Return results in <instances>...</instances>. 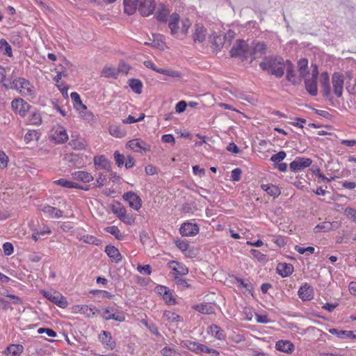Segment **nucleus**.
I'll return each mask as SVG.
<instances>
[{
	"instance_id": "nucleus-1",
	"label": "nucleus",
	"mask_w": 356,
	"mask_h": 356,
	"mask_svg": "<svg viewBox=\"0 0 356 356\" xmlns=\"http://www.w3.org/2000/svg\"><path fill=\"white\" fill-rule=\"evenodd\" d=\"M124 12L133 15L138 10L143 16H149L155 10L154 0H124Z\"/></svg>"
},
{
	"instance_id": "nucleus-2",
	"label": "nucleus",
	"mask_w": 356,
	"mask_h": 356,
	"mask_svg": "<svg viewBox=\"0 0 356 356\" xmlns=\"http://www.w3.org/2000/svg\"><path fill=\"white\" fill-rule=\"evenodd\" d=\"M179 24V15L177 13H173L168 19V27L170 29L171 35L176 38L183 39L188 34L192 24L187 18H184L181 21V26Z\"/></svg>"
},
{
	"instance_id": "nucleus-3",
	"label": "nucleus",
	"mask_w": 356,
	"mask_h": 356,
	"mask_svg": "<svg viewBox=\"0 0 356 356\" xmlns=\"http://www.w3.org/2000/svg\"><path fill=\"white\" fill-rule=\"evenodd\" d=\"M291 61H284L282 58H266L263 62L260 63L262 70L268 72L277 77L283 76L285 68L290 67Z\"/></svg>"
},
{
	"instance_id": "nucleus-4",
	"label": "nucleus",
	"mask_w": 356,
	"mask_h": 356,
	"mask_svg": "<svg viewBox=\"0 0 356 356\" xmlns=\"http://www.w3.org/2000/svg\"><path fill=\"white\" fill-rule=\"evenodd\" d=\"M10 88L16 90L19 93L25 97H34L35 88L24 78L19 77L13 81V86Z\"/></svg>"
},
{
	"instance_id": "nucleus-5",
	"label": "nucleus",
	"mask_w": 356,
	"mask_h": 356,
	"mask_svg": "<svg viewBox=\"0 0 356 356\" xmlns=\"http://www.w3.org/2000/svg\"><path fill=\"white\" fill-rule=\"evenodd\" d=\"M111 211L124 223L129 225L134 223V216L132 214H128L125 208L120 203L113 204L111 206Z\"/></svg>"
},
{
	"instance_id": "nucleus-6",
	"label": "nucleus",
	"mask_w": 356,
	"mask_h": 356,
	"mask_svg": "<svg viewBox=\"0 0 356 356\" xmlns=\"http://www.w3.org/2000/svg\"><path fill=\"white\" fill-rule=\"evenodd\" d=\"M41 293L51 302L54 303L60 308L65 309L67 307L68 302L66 298L58 291H47L44 290L41 291Z\"/></svg>"
},
{
	"instance_id": "nucleus-7",
	"label": "nucleus",
	"mask_w": 356,
	"mask_h": 356,
	"mask_svg": "<svg viewBox=\"0 0 356 356\" xmlns=\"http://www.w3.org/2000/svg\"><path fill=\"white\" fill-rule=\"evenodd\" d=\"M318 74V68L316 65L313 66V70L308 78L305 79V88L307 91L312 95H317L316 79Z\"/></svg>"
},
{
	"instance_id": "nucleus-8",
	"label": "nucleus",
	"mask_w": 356,
	"mask_h": 356,
	"mask_svg": "<svg viewBox=\"0 0 356 356\" xmlns=\"http://www.w3.org/2000/svg\"><path fill=\"white\" fill-rule=\"evenodd\" d=\"M248 51V45L245 41L238 40L232 47L230 55L232 57H245Z\"/></svg>"
},
{
	"instance_id": "nucleus-9",
	"label": "nucleus",
	"mask_w": 356,
	"mask_h": 356,
	"mask_svg": "<svg viewBox=\"0 0 356 356\" xmlns=\"http://www.w3.org/2000/svg\"><path fill=\"white\" fill-rule=\"evenodd\" d=\"M126 146L137 153L146 152L150 150V145L140 138H135L128 141Z\"/></svg>"
},
{
	"instance_id": "nucleus-10",
	"label": "nucleus",
	"mask_w": 356,
	"mask_h": 356,
	"mask_svg": "<svg viewBox=\"0 0 356 356\" xmlns=\"http://www.w3.org/2000/svg\"><path fill=\"white\" fill-rule=\"evenodd\" d=\"M113 307H107L101 311V316L105 321L114 320L118 322H124L125 315L124 312L116 314Z\"/></svg>"
},
{
	"instance_id": "nucleus-11",
	"label": "nucleus",
	"mask_w": 356,
	"mask_h": 356,
	"mask_svg": "<svg viewBox=\"0 0 356 356\" xmlns=\"http://www.w3.org/2000/svg\"><path fill=\"white\" fill-rule=\"evenodd\" d=\"M11 108L13 111L19 114L22 117H24L29 111L31 106L22 99H15L11 102Z\"/></svg>"
},
{
	"instance_id": "nucleus-12",
	"label": "nucleus",
	"mask_w": 356,
	"mask_h": 356,
	"mask_svg": "<svg viewBox=\"0 0 356 356\" xmlns=\"http://www.w3.org/2000/svg\"><path fill=\"white\" fill-rule=\"evenodd\" d=\"M51 138L57 143H64L69 139L65 128L61 125H56L52 129Z\"/></svg>"
},
{
	"instance_id": "nucleus-13",
	"label": "nucleus",
	"mask_w": 356,
	"mask_h": 356,
	"mask_svg": "<svg viewBox=\"0 0 356 356\" xmlns=\"http://www.w3.org/2000/svg\"><path fill=\"white\" fill-rule=\"evenodd\" d=\"M123 199L127 202L129 207L138 211L142 207V200L140 197L135 193L129 191L123 195Z\"/></svg>"
},
{
	"instance_id": "nucleus-14",
	"label": "nucleus",
	"mask_w": 356,
	"mask_h": 356,
	"mask_svg": "<svg viewBox=\"0 0 356 356\" xmlns=\"http://www.w3.org/2000/svg\"><path fill=\"white\" fill-rule=\"evenodd\" d=\"M73 314H80L86 316L88 318L93 317L96 314V308L89 307L86 305H76L71 307Z\"/></svg>"
},
{
	"instance_id": "nucleus-15",
	"label": "nucleus",
	"mask_w": 356,
	"mask_h": 356,
	"mask_svg": "<svg viewBox=\"0 0 356 356\" xmlns=\"http://www.w3.org/2000/svg\"><path fill=\"white\" fill-rule=\"evenodd\" d=\"M199 230V226L196 223L188 222L183 223L179 228V232L183 236H195L198 234Z\"/></svg>"
},
{
	"instance_id": "nucleus-16",
	"label": "nucleus",
	"mask_w": 356,
	"mask_h": 356,
	"mask_svg": "<svg viewBox=\"0 0 356 356\" xmlns=\"http://www.w3.org/2000/svg\"><path fill=\"white\" fill-rule=\"evenodd\" d=\"M343 76L339 73L332 75V83L334 92L337 97H341L343 90Z\"/></svg>"
},
{
	"instance_id": "nucleus-17",
	"label": "nucleus",
	"mask_w": 356,
	"mask_h": 356,
	"mask_svg": "<svg viewBox=\"0 0 356 356\" xmlns=\"http://www.w3.org/2000/svg\"><path fill=\"white\" fill-rule=\"evenodd\" d=\"M312 163V159L304 157H297L293 161L289 164L291 170L297 172L303 168H307L311 165Z\"/></svg>"
},
{
	"instance_id": "nucleus-18",
	"label": "nucleus",
	"mask_w": 356,
	"mask_h": 356,
	"mask_svg": "<svg viewBox=\"0 0 356 356\" xmlns=\"http://www.w3.org/2000/svg\"><path fill=\"white\" fill-rule=\"evenodd\" d=\"M99 340L106 349L112 350L115 348V341L113 339L111 332L108 331H102L99 334Z\"/></svg>"
},
{
	"instance_id": "nucleus-19",
	"label": "nucleus",
	"mask_w": 356,
	"mask_h": 356,
	"mask_svg": "<svg viewBox=\"0 0 356 356\" xmlns=\"http://www.w3.org/2000/svg\"><path fill=\"white\" fill-rule=\"evenodd\" d=\"M299 298L303 301H307L313 299L314 289L307 284H305L300 287L298 292Z\"/></svg>"
},
{
	"instance_id": "nucleus-20",
	"label": "nucleus",
	"mask_w": 356,
	"mask_h": 356,
	"mask_svg": "<svg viewBox=\"0 0 356 356\" xmlns=\"http://www.w3.org/2000/svg\"><path fill=\"white\" fill-rule=\"evenodd\" d=\"M168 267L175 271L177 275H185L188 273V268L183 264L176 261H170L168 264Z\"/></svg>"
},
{
	"instance_id": "nucleus-21",
	"label": "nucleus",
	"mask_w": 356,
	"mask_h": 356,
	"mask_svg": "<svg viewBox=\"0 0 356 356\" xmlns=\"http://www.w3.org/2000/svg\"><path fill=\"white\" fill-rule=\"evenodd\" d=\"M207 31L204 26L200 24H197L194 27V33L193 38L195 42H203L206 38Z\"/></svg>"
},
{
	"instance_id": "nucleus-22",
	"label": "nucleus",
	"mask_w": 356,
	"mask_h": 356,
	"mask_svg": "<svg viewBox=\"0 0 356 356\" xmlns=\"http://www.w3.org/2000/svg\"><path fill=\"white\" fill-rule=\"evenodd\" d=\"M277 272L282 277H286L292 274L293 272V266L291 264L280 263L276 268Z\"/></svg>"
},
{
	"instance_id": "nucleus-23",
	"label": "nucleus",
	"mask_w": 356,
	"mask_h": 356,
	"mask_svg": "<svg viewBox=\"0 0 356 356\" xmlns=\"http://www.w3.org/2000/svg\"><path fill=\"white\" fill-rule=\"evenodd\" d=\"M24 351V346L21 344H10L3 352L6 356H20Z\"/></svg>"
},
{
	"instance_id": "nucleus-24",
	"label": "nucleus",
	"mask_w": 356,
	"mask_h": 356,
	"mask_svg": "<svg viewBox=\"0 0 356 356\" xmlns=\"http://www.w3.org/2000/svg\"><path fill=\"white\" fill-rule=\"evenodd\" d=\"M72 177L74 179L83 183H89L94 179L93 176L86 171H75L72 173Z\"/></svg>"
},
{
	"instance_id": "nucleus-25",
	"label": "nucleus",
	"mask_w": 356,
	"mask_h": 356,
	"mask_svg": "<svg viewBox=\"0 0 356 356\" xmlns=\"http://www.w3.org/2000/svg\"><path fill=\"white\" fill-rule=\"evenodd\" d=\"M275 348L283 353H291L294 350V346L290 341L280 340L276 343Z\"/></svg>"
},
{
	"instance_id": "nucleus-26",
	"label": "nucleus",
	"mask_w": 356,
	"mask_h": 356,
	"mask_svg": "<svg viewBox=\"0 0 356 356\" xmlns=\"http://www.w3.org/2000/svg\"><path fill=\"white\" fill-rule=\"evenodd\" d=\"M105 252L107 254V255L111 259V260L113 261H115V263L120 262L122 259L119 250L115 246H106L105 248Z\"/></svg>"
},
{
	"instance_id": "nucleus-27",
	"label": "nucleus",
	"mask_w": 356,
	"mask_h": 356,
	"mask_svg": "<svg viewBox=\"0 0 356 356\" xmlns=\"http://www.w3.org/2000/svg\"><path fill=\"white\" fill-rule=\"evenodd\" d=\"M54 184L59 185L62 187L67 188H77V189H81V190H84V191L88 190V188H84L83 186H82L81 185H80L76 182L68 181L65 179H60L56 180L54 181Z\"/></svg>"
},
{
	"instance_id": "nucleus-28",
	"label": "nucleus",
	"mask_w": 356,
	"mask_h": 356,
	"mask_svg": "<svg viewBox=\"0 0 356 356\" xmlns=\"http://www.w3.org/2000/svg\"><path fill=\"white\" fill-rule=\"evenodd\" d=\"M266 45L264 42H257L254 44L250 51L253 58L261 57L266 53Z\"/></svg>"
},
{
	"instance_id": "nucleus-29",
	"label": "nucleus",
	"mask_w": 356,
	"mask_h": 356,
	"mask_svg": "<svg viewBox=\"0 0 356 356\" xmlns=\"http://www.w3.org/2000/svg\"><path fill=\"white\" fill-rule=\"evenodd\" d=\"M108 132L111 136L116 138H122L127 135L126 130L116 124H111L108 127Z\"/></svg>"
},
{
	"instance_id": "nucleus-30",
	"label": "nucleus",
	"mask_w": 356,
	"mask_h": 356,
	"mask_svg": "<svg viewBox=\"0 0 356 356\" xmlns=\"http://www.w3.org/2000/svg\"><path fill=\"white\" fill-rule=\"evenodd\" d=\"M44 213L47 214L51 218H59L63 216V211L56 207L46 205L41 209Z\"/></svg>"
},
{
	"instance_id": "nucleus-31",
	"label": "nucleus",
	"mask_w": 356,
	"mask_h": 356,
	"mask_svg": "<svg viewBox=\"0 0 356 356\" xmlns=\"http://www.w3.org/2000/svg\"><path fill=\"white\" fill-rule=\"evenodd\" d=\"M207 333L218 340H223L225 339L224 331L216 325H210L207 329Z\"/></svg>"
},
{
	"instance_id": "nucleus-32",
	"label": "nucleus",
	"mask_w": 356,
	"mask_h": 356,
	"mask_svg": "<svg viewBox=\"0 0 356 356\" xmlns=\"http://www.w3.org/2000/svg\"><path fill=\"white\" fill-rule=\"evenodd\" d=\"M163 318L165 321L171 323L183 322V318L172 311H165L163 314Z\"/></svg>"
},
{
	"instance_id": "nucleus-33",
	"label": "nucleus",
	"mask_w": 356,
	"mask_h": 356,
	"mask_svg": "<svg viewBox=\"0 0 356 356\" xmlns=\"http://www.w3.org/2000/svg\"><path fill=\"white\" fill-rule=\"evenodd\" d=\"M321 81L323 95L327 97H330L331 95V90L329 84V76L327 72L322 73Z\"/></svg>"
},
{
	"instance_id": "nucleus-34",
	"label": "nucleus",
	"mask_w": 356,
	"mask_h": 356,
	"mask_svg": "<svg viewBox=\"0 0 356 356\" xmlns=\"http://www.w3.org/2000/svg\"><path fill=\"white\" fill-rule=\"evenodd\" d=\"M193 308L198 312L204 314H211L214 312L213 306L209 303L195 305L193 306Z\"/></svg>"
},
{
	"instance_id": "nucleus-35",
	"label": "nucleus",
	"mask_w": 356,
	"mask_h": 356,
	"mask_svg": "<svg viewBox=\"0 0 356 356\" xmlns=\"http://www.w3.org/2000/svg\"><path fill=\"white\" fill-rule=\"evenodd\" d=\"M94 164L97 168L108 169L110 168L109 161L104 155L95 156Z\"/></svg>"
},
{
	"instance_id": "nucleus-36",
	"label": "nucleus",
	"mask_w": 356,
	"mask_h": 356,
	"mask_svg": "<svg viewBox=\"0 0 356 356\" xmlns=\"http://www.w3.org/2000/svg\"><path fill=\"white\" fill-rule=\"evenodd\" d=\"M70 97L74 102V106L77 111H86L87 109V106L83 104L80 95L76 92H73L70 94Z\"/></svg>"
},
{
	"instance_id": "nucleus-37",
	"label": "nucleus",
	"mask_w": 356,
	"mask_h": 356,
	"mask_svg": "<svg viewBox=\"0 0 356 356\" xmlns=\"http://www.w3.org/2000/svg\"><path fill=\"white\" fill-rule=\"evenodd\" d=\"M170 14V10L164 5H161L156 13V19L159 21L166 22L168 16Z\"/></svg>"
},
{
	"instance_id": "nucleus-38",
	"label": "nucleus",
	"mask_w": 356,
	"mask_h": 356,
	"mask_svg": "<svg viewBox=\"0 0 356 356\" xmlns=\"http://www.w3.org/2000/svg\"><path fill=\"white\" fill-rule=\"evenodd\" d=\"M200 345L201 343L191 340H186L181 342V346L183 347L187 348L190 350L196 353H200Z\"/></svg>"
},
{
	"instance_id": "nucleus-39",
	"label": "nucleus",
	"mask_w": 356,
	"mask_h": 356,
	"mask_svg": "<svg viewBox=\"0 0 356 356\" xmlns=\"http://www.w3.org/2000/svg\"><path fill=\"white\" fill-rule=\"evenodd\" d=\"M102 76L106 78H114L118 75L116 68L111 66H105L101 73Z\"/></svg>"
},
{
	"instance_id": "nucleus-40",
	"label": "nucleus",
	"mask_w": 356,
	"mask_h": 356,
	"mask_svg": "<svg viewBox=\"0 0 356 356\" xmlns=\"http://www.w3.org/2000/svg\"><path fill=\"white\" fill-rule=\"evenodd\" d=\"M329 332L341 339L350 338L351 335L353 334V331L339 330L334 328L330 329Z\"/></svg>"
},
{
	"instance_id": "nucleus-41",
	"label": "nucleus",
	"mask_w": 356,
	"mask_h": 356,
	"mask_svg": "<svg viewBox=\"0 0 356 356\" xmlns=\"http://www.w3.org/2000/svg\"><path fill=\"white\" fill-rule=\"evenodd\" d=\"M129 85L131 90L136 94H140L142 92L143 84L140 80L136 79H130Z\"/></svg>"
},
{
	"instance_id": "nucleus-42",
	"label": "nucleus",
	"mask_w": 356,
	"mask_h": 356,
	"mask_svg": "<svg viewBox=\"0 0 356 356\" xmlns=\"http://www.w3.org/2000/svg\"><path fill=\"white\" fill-rule=\"evenodd\" d=\"M307 65L308 61L305 58H302L298 61V71L301 77H305L309 74L307 70Z\"/></svg>"
},
{
	"instance_id": "nucleus-43",
	"label": "nucleus",
	"mask_w": 356,
	"mask_h": 356,
	"mask_svg": "<svg viewBox=\"0 0 356 356\" xmlns=\"http://www.w3.org/2000/svg\"><path fill=\"white\" fill-rule=\"evenodd\" d=\"M0 51L9 57L13 56L12 48L4 39L0 40Z\"/></svg>"
},
{
	"instance_id": "nucleus-44",
	"label": "nucleus",
	"mask_w": 356,
	"mask_h": 356,
	"mask_svg": "<svg viewBox=\"0 0 356 356\" xmlns=\"http://www.w3.org/2000/svg\"><path fill=\"white\" fill-rule=\"evenodd\" d=\"M261 188L271 196H278L280 194V188L275 185H262Z\"/></svg>"
},
{
	"instance_id": "nucleus-45",
	"label": "nucleus",
	"mask_w": 356,
	"mask_h": 356,
	"mask_svg": "<svg viewBox=\"0 0 356 356\" xmlns=\"http://www.w3.org/2000/svg\"><path fill=\"white\" fill-rule=\"evenodd\" d=\"M80 241H83L86 243L92 244L99 245L101 243V241L92 235H83L80 238Z\"/></svg>"
},
{
	"instance_id": "nucleus-46",
	"label": "nucleus",
	"mask_w": 356,
	"mask_h": 356,
	"mask_svg": "<svg viewBox=\"0 0 356 356\" xmlns=\"http://www.w3.org/2000/svg\"><path fill=\"white\" fill-rule=\"evenodd\" d=\"M105 230L112 234L115 237V238L118 240H122L124 238V235L121 233L120 230L116 226H110L105 228Z\"/></svg>"
},
{
	"instance_id": "nucleus-47",
	"label": "nucleus",
	"mask_w": 356,
	"mask_h": 356,
	"mask_svg": "<svg viewBox=\"0 0 356 356\" xmlns=\"http://www.w3.org/2000/svg\"><path fill=\"white\" fill-rule=\"evenodd\" d=\"M29 123L32 125H40L42 123L40 113L36 111L33 112L29 118Z\"/></svg>"
},
{
	"instance_id": "nucleus-48",
	"label": "nucleus",
	"mask_w": 356,
	"mask_h": 356,
	"mask_svg": "<svg viewBox=\"0 0 356 356\" xmlns=\"http://www.w3.org/2000/svg\"><path fill=\"white\" fill-rule=\"evenodd\" d=\"M156 72L162 74H165L166 76L174 77V78H181V74L180 72L172 70H166L163 68H159V70H156Z\"/></svg>"
},
{
	"instance_id": "nucleus-49",
	"label": "nucleus",
	"mask_w": 356,
	"mask_h": 356,
	"mask_svg": "<svg viewBox=\"0 0 356 356\" xmlns=\"http://www.w3.org/2000/svg\"><path fill=\"white\" fill-rule=\"evenodd\" d=\"M38 134L35 131L29 130L24 136V140L26 144H29L33 140H38Z\"/></svg>"
},
{
	"instance_id": "nucleus-50",
	"label": "nucleus",
	"mask_w": 356,
	"mask_h": 356,
	"mask_svg": "<svg viewBox=\"0 0 356 356\" xmlns=\"http://www.w3.org/2000/svg\"><path fill=\"white\" fill-rule=\"evenodd\" d=\"M200 253L199 248L195 246H191L187 248V250L184 252V254L185 257L188 258H195Z\"/></svg>"
},
{
	"instance_id": "nucleus-51",
	"label": "nucleus",
	"mask_w": 356,
	"mask_h": 356,
	"mask_svg": "<svg viewBox=\"0 0 356 356\" xmlns=\"http://www.w3.org/2000/svg\"><path fill=\"white\" fill-rule=\"evenodd\" d=\"M174 243L183 254L190 245L187 241L179 238L175 239Z\"/></svg>"
},
{
	"instance_id": "nucleus-52",
	"label": "nucleus",
	"mask_w": 356,
	"mask_h": 356,
	"mask_svg": "<svg viewBox=\"0 0 356 356\" xmlns=\"http://www.w3.org/2000/svg\"><path fill=\"white\" fill-rule=\"evenodd\" d=\"M211 39L213 40V44L217 47L220 48L224 45L225 38L222 35L213 34L211 35Z\"/></svg>"
},
{
	"instance_id": "nucleus-53",
	"label": "nucleus",
	"mask_w": 356,
	"mask_h": 356,
	"mask_svg": "<svg viewBox=\"0 0 356 356\" xmlns=\"http://www.w3.org/2000/svg\"><path fill=\"white\" fill-rule=\"evenodd\" d=\"M285 71L286 72L287 80L291 82L293 84H296L297 83V80L293 72V65L291 63L290 65V67H286Z\"/></svg>"
},
{
	"instance_id": "nucleus-54",
	"label": "nucleus",
	"mask_w": 356,
	"mask_h": 356,
	"mask_svg": "<svg viewBox=\"0 0 356 356\" xmlns=\"http://www.w3.org/2000/svg\"><path fill=\"white\" fill-rule=\"evenodd\" d=\"M73 149L76 150H83L87 147V144L83 140H72L70 143Z\"/></svg>"
},
{
	"instance_id": "nucleus-55",
	"label": "nucleus",
	"mask_w": 356,
	"mask_h": 356,
	"mask_svg": "<svg viewBox=\"0 0 356 356\" xmlns=\"http://www.w3.org/2000/svg\"><path fill=\"white\" fill-rule=\"evenodd\" d=\"M332 224L331 222H323L317 225L314 228V231L315 232H318L320 231L329 232L332 229Z\"/></svg>"
},
{
	"instance_id": "nucleus-56",
	"label": "nucleus",
	"mask_w": 356,
	"mask_h": 356,
	"mask_svg": "<svg viewBox=\"0 0 356 356\" xmlns=\"http://www.w3.org/2000/svg\"><path fill=\"white\" fill-rule=\"evenodd\" d=\"M286 153L284 151H280L278 153L273 155L270 157V160L275 163H278L279 162L283 161L286 158Z\"/></svg>"
},
{
	"instance_id": "nucleus-57",
	"label": "nucleus",
	"mask_w": 356,
	"mask_h": 356,
	"mask_svg": "<svg viewBox=\"0 0 356 356\" xmlns=\"http://www.w3.org/2000/svg\"><path fill=\"white\" fill-rule=\"evenodd\" d=\"M2 247L6 256H10L13 253L14 248L11 243L6 242L3 244Z\"/></svg>"
},
{
	"instance_id": "nucleus-58",
	"label": "nucleus",
	"mask_w": 356,
	"mask_h": 356,
	"mask_svg": "<svg viewBox=\"0 0 356 356\" xmlns=\"http://www.w3.org/2000/svg\"><path fill=\"white\" fill-rule=\"evenodd\" d=\"M6 77V68L0 65V83H3V86L6 89H9V86L7 83H5Z\"/></svg>"
},
{
	"instance_id": "nucleus-59",
	"label": "nucleus",
	"mask_w": 356,
	"mask_h": 356,
	"mask_svg": "<svg viewBox=\"0 0 356 356\" xmlns=\"http://www.w3.org/2000/svg\"><path fill=\"white\" fill-rule=\"evenodd\" d=\"M137 270L140 274L143 275H149L152 273V269L149 264L144 266L138 265Z\"/></svg>"
},
{
	"instance_id": "nucleus-60",
	"label": "nucleus",
	"mask_w": 356,
	"mask_h": 356,
	"mask_svg": "<svg viewBox=\"0 0 356 356\" xmlns=\"http://www.w3.org/2000/svg\"><path fill=\"white\" fill-rule=\"evenodd\" d=\"M38 334H46L48 337H56V332L51 329L46 327H40L38 330Z\"/></svg>"
},
{
	"instance_id": "nucleus-61",
	"label": "nucleus",
	"mask_w": 356,
	"mask_h": 356,
	"mask_svg": "<svg viewBox=\"0 0 356 356\" xmlns=\"http://www.w3.org/2000/svg\"><path fill=\"white\" fill-rule=\"evenodd\" d=\"M8 156L3 151L0 150V168H6L8 165Z\"/></svg>"
},
{
	"instance_id": "nucleus-62",
	"label": "nucleus",
	"mask_w": 356,
	"mask_h": 356,
	"mask_svg": "<svg viewBox=\"0 0 356 356\" xmlns=\"http://www.w3.org/2000/svg\"><path fill=\"white\" fill-rule=\"evenodd\" d=\"M106 180H107V179L106 177V176H104L102 173H99L96 179L95 186L97 187L101 188L105 185Z\"/></svg>"
},
{
	"instance_id": "nucleus-63",
	"label": "nucleus",
	"mask_w": 356,
	"mask_h": 356,
	"mask_svg": "<svg viewBox=\"0 0 356 356\" xmlns=\"http://www.w3.org/2000/svg\"><path fill=\"white\" fill-rule=\"evenodd\" d=\"M114 159L115 160L116 163L119 167L122 166L124 164V156L123 154H120L118 151H115L114 152Z\"/></svg>"
},
{
	"instance_id": "nucleus-64",
	"label": "nucleus",
	"mask_w": 356,
	"mask_h": 356,
	"mask_svg": "<svg viewBox=\"0 0 356 356\" xmlns=\"http://www.w3.org/2000/svg\"><path fill=\"white\" fill-rule=\"evenodd\" d=\"M119 73L127 74L130 70V67L124 62H120L117 69Z\"/></svg>"
}]
</instances>
